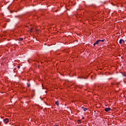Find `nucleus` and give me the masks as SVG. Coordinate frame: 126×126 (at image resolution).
I'll list each match as a JSON object with an SVG mask.
<instances>
[{"mask_svg":"<svg viewBox=\"0 0 126 126\" xmlns=\"http://www.w3.org/2000/svg\"><path fill=\"white\" fill-rule=\"evenodd\" d=\"M101 42V40H97L94 44V46H95V45H98V44H99V42Z\"/></svg>","mask_w":126,"mask_h":126,"instance_id":"1","label":"nucleus"},{"mask_svg":"<svg viewBox=\"0 0 126 126\" xmlns=\"http://www.w3.org/2000/svg\"><path fill=\"white\" fill-rule=\"evenodd\" d=\"M104 110L105 112H109V111H111V108H106Z\"/></svg>","mask_w":126,"mask_h":126,"instance_id":"2","label":"nucleus"},{"mask_svg":"<svg viewBox=\"0 0 126 126\" xmlns=\"http://www.w3.org/2000/svg\"><path fill=\"white\" fill-rule=\"evenodd\" d=\"M120 44H122L123 43H125V40H123V39H120L119 41Z\"/></svg>","mask_w":126,"mask_h":126,"instance_id":"3","label":"nucleus"},{"mask_svg":"<svg viewBox=\"0 0 126 126\" xmlns=\"http://www.w3.org/2000/svg\"><path fill=\"white\" fill-rule=\"evenodd\" d=\"M4 122L5 123V124H7V123H8V119H4Z\"/></svg>","mask_w":126,"mask_h":126,"instance_id":"4","label":"nucleus"},{"mask_svg":"<svg viewBox=\"0 0 126 126\" xmlns=\"http://www.w3.org/2000/svg\"><path fill=\"white\" fill-rule=\"evenodd\" d=\"M81 108L83 110L84 112H86L87 111V108L82 107Z\"/></svg>","mask_w":126,"mask_h":126,"instance_id":"5","label":"nucleus"},{"mask_svg":"<svg viewBox=\"0 0 126 126\" xmlns=\"http://www.w3.org/2000/svg\"><path fill=\"white\" fill-rule=\"evenodd\" d=\"M56 105H57V106H59V101H57L56 102H55Z\"/></svg>","mask_w":126,"mask_h":126,"instance_id":"6","label":"nucleus"},{"mask_svg":"<svg viewBox=\"0 0 126 126\" xmlns=\"http://www.w3.org/2000/svg\"><path fill=\"white\" fill-rule=\"evenodd\" d=\"M20 41H23V38H20Z\"/></svg>","mask_w":126,"mask_h":126,"instance_id":"7","label":"nucleus"},{"mask_svg":"<svg viewBox=\"0 0 126 126\" xmlns=\"http://www.w3.org/2000/svg\"><path fill=\"white\" fill-rule=\"evenodd\" d=\"M78 123L79 124H80V123H81V121L80 120H78Z\"/></svg>","mask_w":126,"mask_h":126,"instance_id":"8","label":"nucleus"},{"mask_svg":"<svg viewBox=\"0 0 126 126\" xmlns=\"http://www.w3.org/2000/svg\"><path fill=\"white\" fill-rule=\"evenodd\" d=\"M28 87H30V84H28Z\"/></svg>","mask_w":126,"mask_h":126,"instance_id":"9","label":"nucleus"},{"mask_svg":"<svg viewBox=\"0 0 126 126\" xmlns=\"http://www.w3.org/2000/svg\"><path fill=\"white\" fill-rule=\"evenodd\" d=\"M100 42H104V40H100Z\"/></svg>","mask_w":126,"mask_h":126,"instance_id":"10","label":"nucleus"},{"mask_svg":"<svg viewBox=\"0 0 126 126\" xmlns=\"http://www.w3.org/2000/svg\"><path fill=\"white\" fill-rule=\"evenodd\" d=\"M72 103H74L75 101L74 100H72Z\"/></svg>","mask_w":126,"mask_h":126,"instance_id":"11","label":"nucleus"},{"mask_svg":"<svg viewBox=\"0 0 126 126\" xmlns=\"http://www.w3.org/2000/svg\"><path fill=\"white\" fill-rule=\"evenodd\" d=\"M31 32H32V29L30 30Z\"/></svg>","mask_w":126,"mask_h":126,"instance_id":"12","label":"nucleus"},{"mask_svg":"<svg viewBox=\"0 0 126 126\" xmlns=\"http://www.w3.org/2000/svg\"><path fill=\"white\" fill-rule=\"evenodd\" d=\"M18 68H20V66H18Z\"/></svg>","mask_w":126,"mask_h":126,"instance_id":"13","label":"nucleus"}]
</instances>
